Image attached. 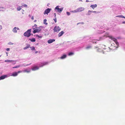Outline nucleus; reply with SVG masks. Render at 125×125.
Returning <instances> with one entry per match:
<instances>
[{
	"label": "nucleus",
	"instance_id": "f257e3e1",
	"mask_svg": "<svg viewBox=\"0 0 125 125\" xmlns=\"http://www.w3.org/2000/svg\"><path fill=\"white\" fill-rule=\"evenodd\" d=\"M31 29L28 30L26 31L24 34V35L25 36L29 37L31 35Z\"/></svg>",
	"mask_w": 125,
	"mask_h": 125
},
{
	"label": "nucleus",
	"instance_id": "f03ea898",
	"mask_svg": "<svg viewBox=\"0 0 125 125\" xmlns=\"http://www.w3.org/2000/svg\"><path fill=\"white\" fill-rule=\"evenodd\" d=\"M61 30V28L58 26H55L53 29V31L56 32H58Z\"/></svg>",
	"mask_w": 125,
	"mask_h": 125
},
{
	"label": "nucleus",
	"instance_id": "7ed1b4c3",
	"mask_svg": "<svg viewBox=\"0 0 125 125\" xmlns=\"http://www.w3.org/2000/svg\"><path fill=\"white\" fill-rule=\"evenodd\" d=\"M36 29L34 30L33 31V33H35L36 32H38L41 31V28L39 27L36 28Z\"/></svg>",
	"mask_w": 125,
	"mask_h": 125
},
{
	"label": "nucleus",
	"instance_id": "20e7f679",
	"mask_svg": "<svg viewBox=\"0 0 125 125\" xmlns=\"http://www.w3.org/2000/svg\"><path fill=\"white\" fill-rule=\"evenodd\" d=\"M21 71H18L17 72H14L12 73L11 76H16L18 75V73H21Z\"/></svg>",
	"mask_w": 125,
	"mask_h": 125
},
{
	"label": "nucleus",
	"instance_id": "39448f33",
	"mask_svg": "<svg viewBox=\"0 0 125 125\" xmlns=\"http://www.w3.org/2000/svg\"><path fill=\"white\" fill-rule=\"evenodd\" d=\"M55 9L57 10V11L59 12H61L62 10L63 9V8H59L58 6H57Z\"/></svg>",
	"mask_w": 125,
	"mask_h": 125
},
{
	"label": "nucleus",
	"instance_id": "423d86ee",
	"mask_svg": "<svg viewBox=\"0 0 125 125\" xmlns=\"http://www.w3.org/2000/svg\"><path fill=\"white\" fill-rule=\"evenodd\" d=\"M51 10V9H50L49 8L47 9L46 10L44 13V14H48V13L50 12Z\"/></svg>",
	"mask_w": 125,
	"mask_h": 125
},
{
	"label": "nucleus",
	"instance_id": "0eeeda50",
	"mask_svg": "<svg viewBox=\"0 0 125 125\" xmlns=\"http://www.w3.org/2000/svg\"><path fill=\"white\" fill-rule=\"evenodd\" d=\"M78 12L83 11L84 10V8L82 7H80L77 9Z\"/></svg>",
	"mask_w": 125,
	"mask_h": 125
},
{
	"label": "nucleus",
	"instance_id": "6e6552de",
	"mask_svg": "<svg viewBox=\"0 0 125 125\" xmlns=\"http://www.w3.org/2000/svg\"><path fill=\"white\" fill-rule=\"evenodd\" d=\"M55 41V40L54 39H50L48 40L47 41V42L49 43H52L53 42H54Z\"/></svg>",
	"mask_w": 125,
	"mask_h": 125
},
{
	"label": "nucleus",
	"instance_id": "1a4fd4ad",
	"mask_svg": "<svg viewBox=\"0 0 125 125\" xmlns=\"http://www.w3.org/2000/svg\"><path fill=\"white\" fill-rule=\"evenodd\" d=\"M64 32L63 31H62L61 32H60L58 34V36L59 37H61L62 35L63 34Z\"/></svg>",
	"mask_w": 125,
	"mask_h": 125
},
{
	"label": "nucleus",
	"instance_id": "9d476101",
	"mask_svg": "<svg viewBox=\"0 0 125 125\" xmlns=\"http://www.w3.org/2000/svg\"><path fill=\"white\" fill-rule=\"evenodd\" d=\"M90 7H91L93 9H94V8L97 7V5L96 4L94 5H91Z\"/></svg>",
	"mask_w": 125,
	"mask_h": 125
},
{
	"label": "nucleus",
	"instance_id": "9b49d317",
	"mask_svg": "<svg viewBox=\"0 0 125 125\" xmlns=\"http://www.w3.org/2000/svg\"><path fill=\"white\" fill-rule=\"evenodd\" d=\"M39 69V67L37 66H35L33 67L32 68V70L33 71H35Z\"/></svg>",
	"mask_w": 125,
	"mask_h": 125
},
{
	"label": "nucleus",
	"instance_id": "f8f14e48",
	"mask_svg": "<svg viewBox=\"0 0 125 125\" xmlns=\"http://www.w3.org/2000/svg\"><path fill=\"white\" fill-rule=\"evenodd\" d=\"M6 75H4L1 76L0 77V80H2L3 79H5L6 77Z\"/></svg>",
	"mask_w": 125,
	"mask_h": 125
},
{
	"label": "nucleus",
	"instance_id": "ddd939ff",
	"mask_svg": "<svg viewBox=\"0 0 125 125\" xmlns=\"http://www.w3.org/2000/svg\"><path fill=\"white\" fill-rule=\"evenodd\" d=\"M66 55L65 54L63 55V56H62L60 58L61 59H63L66 57Z\"/></svg>",
	"mask_w": 125,
	"mask_h": 125
},
{
	"label": "nucleus",
	"instance_id": "4468645a",
	"mask_svg": "<svg viewBox=\"0 0 125 125\" xmlns=\"http://www.w3.org/2000/svg\"><path fill=\"white\" fill-rule=\"evenodd\" d=\"M29 40H30L31 42H35L36 40L35 38H33L31 39H29Z\"/></svg>",
	"mask_w": 125,
	"mask_h": 125
},
{
	"label": "nucleus",
	"instance_id": "2eb2a0df",
	"mask_svg": "<svg viewBox=\"0 0 125 125\" xmlns=\"http://www.w3.org/2000/svg\"><path fill=\"white\" fill-rule=\"evenodd\" d=\"M17 28L16 27H14L13 30V31L14 33H16L17 31Z\"/></svg>",
	"mask_w": 125,
	"mask_h": 125
},
{
	"label": "nucleus",
	"instance_id": "dca6fc26",
	"mask_svg": "<svg viewBox=\"0 0 125 125\" xmlns=\"http://www.w3.org/2000/svg\"><path fill=\"white\" fill-rule=\"evenodd\" d=\"M22 6H21V7H23L24 6L26 8L27 7V5L24 4L22 3Z\"/></svg>",
	"mask_w": 125,
	"mask_h": 125
},
{
	"label": "nucleus",
	"instance_id": "f3484780",
	"mask_svg": "<svg viewBox=\"0 0 125 125\" xmlns=\"http://www.w3.org/2000/svg\"><path fill=\"white\" fill-rule=\"evenodd\" d=\"M37 28V26L36 24H34V26H32V29L33 30L36 29Z\"/></svg>",
	"mask_w": 125,
	"mask_h": 125
},
{
	"label": "nucleus",
	"instance_id": "a211bd4d",
	"mask_svg": "<svg viewBox=\"0 0 125 125\" xmlns=\"http://www.w3.org/2000/svg\"><path fill=\"white\" fill-rule=\"evenodd\" d=\"M23 72L25 73H29L30 72V70H24Z\"/></svg>",
	"mask_w": 125,
	"mask_h": 125
},
{
	"label": "nucleus",
	"instance_id": "6ab92c4d",
	"mask_svg": "<svg viewBox=\"0 0 125 125\" xmlns=\"http://www.w3.org/2000/svg\"><path fill=\"white\" fill-rule=\"evenodd\" d=\"M30 44L28 45L27 46L24 47V49H24L25 50L27 48H28L29 47H30Z\"/></svg>",
	"mask_w": 125,
	"mask_h": 125
},
{
	"label": "nucleus",
	"instance_id": "aec40b11",
	"mask_svg": "<svg viewBox=\"0 0 125 125\" xmlns=\"http://www.w3.org/2000/svg\"><path fill=\"white\" fill-rule=\"evenodd\" d=\"M13 61L12 60H6L5 61V62H11Z\"/></svg>",
	"mask_w": 125,
	"mask_h": 125
},
{
	"label": "nucleus",
	"instance_id": "412c9836",
	"mask_svg": "<svg viewBox=\"0 0 125 125\" xmlns=\"http://www.w3.org/2000/svg\"><path fill=\"white\" fill-rule=\"evenodd\" d=\"M47 21V20L46 19H44L43 20L44 23L46 25H47V23L46 22Z\"/></svg>",
	"mask_w": 125,
	"mask_h": 125
},
{
	"label": "nucleus",
	"instance_id": "4be33fe9",
	"mask_svg": "<svg viewBox=\"0 0 125 125\" xmlns=\"http://www.w3.org/2000/svg\"><path fill=\"white\" fill-rule=\"evenodd\" d=\"M21 9V7L19 6V7H18L17 8V10L18 11H20V10Z\"/></svg>",
	"mask_w": 125,
	"mask_h": 125
},
{
	"label": "nucleus",
	"instance_id": "5701e85b",
	"mask_svg": "<svg viewBox=\"0 0 125 125\" xmlns=\"http://www.w3.org/2000/svg\"><path fill=\"white\" fill-rule=\"evenodd\" d=\"M30 48H31V50L32 51L34 50L35 49V48L34 47H30Z\"/></svg>",
	"mask_w": 125,
	"mask_h": 125
},
{
	"label": "nucleus",
	"instance_id": "b1692460",
	"mask_svg": "<svg viewBox=\"0 0 125 125\" xmlns=\"http://www.w3.org/2000/svg\"><path fill=\"white\" fill-rule=\"evenodd\" d=\"M124 16L122 15H118L116 16V17H121V18H124V17H123Z\"/></svg>",
	"mask_w": 125,
	"mask_h": 125
},
{
	"label": "nucleus",
	"instance_id": "393cba45",
	"mask_svg": "<svg viewBox=\"0 0 125 125\" xmlns=\"http://www.w3.org/2000/svg\"><path fill=\"white\" fill-rule=\"evenodd\" d=\"M73 52H69L68 53V55L69 56H70V55H73Z\"/></svg>",
	"mask_w": 125,
	"mask_h": 125
},
{
	"label": "nucleus",
	"instance_id": "a878e982",
	"mask_svg": "<svg viewBox=\"0 0 125 125\" xmlns=\"http://www.w3.org/2000/svg\"><path fill=\"white\" fill-rule=\"evenodd\" d=\"M48 64V62H44L43 63H42V64H43V65L42 66H43L45 65H46V64Z\"/></svg>",
	"mask_w": 125,
	"mask_h": 125
},
{
	"label": "nucleus",
	"instance_id": "bb28decb",
	"mask_svg": "<svg viewBox=\"0 0 125 125\" xmlns=\"http://www.w3.org/2000/svg\"><path fill=\"white\" fill-rule=\"evenodd\" d=\"M72 12H78V11L77 10V9L74 10L72 11Z\"/></svg>",
	"mask_w": 125,
	"mask_h": 125
},
{
	"label": "nucleus",
	"instance_id": "cd10ccee",
	"mask_svg": "<svg viewBox=\"0 0 125 125\" xmlns=\"http://www.w3.org/2000/svg\"><path fill=\"white\" fill-rule=\"evenodd\" d=\"M94 12V13H96V12H97L96 11H90V10H89L88 11V13H89V12Z\"/></svg>",
	"mask_w": 125,
	"mask_h": 125
},
{
	"label": "nucleus",
	"instance_id": "c85d7f7f",
	"mask_svg": "<svg viewBox=\"0 0 125 125\" xmlns=\"http://www.w3.org/2000/svg\"><path fill=\"white\" fill-rule=\"evenodd\" d=\"M112 40L113 41L115 42V41H117V39H115L114 38H113V39H112Z\"/></svg>",
	"mask_w": 125,
	"mask_h": 125
},
{
	"label": "nucleus",
	"instance_id": "c756f323",
	"mask_svg": "<svg viewBox=\"0 0 125 125\" xmlns=\"http://www.w3.org/2000/svg\"><path fill=\"white\" fill-rule=\"evenodd\" d=\"M53 20H54L55 23H56L57 22V19H56V18H55L53 19Z\"/></svg>",
	"mask_w": 125,
	"mask_h": 125
},
{
	"label": "nucleus",
	"instance_id": "7c9ffc66",
	"mask_svg": "<svg viewBox=\"0 0 125 125\" xmlns=\"http://www.w3.org/2000/svg\"><path fill=\"white\" fill-rule=\"evenodd\" d=\"M20 66V65L16 66H15V67H13V68H17L18 67H19Z\"/></svg>",
	"mask_w": 125,
	"mask_h": 125
},
{
	"label": "nucleus",
	"instance_id": "2f4dec72",
	"mask_svg": "<svg viewBox=\"0 0 125 125\" xmlns=\"http://www.w3.org/2000/svg\"><path fill=\"white\" fill-rule=\"evenodd\" d=\"M91 48V46H88L86 48V49H88L90 48Z\"/></svg>",
	"mask_w": 125,
	"mask_h": 125
},
{
	"label": "nucleus",
	"instance_id": "473e14b6",
	"mask_svg": "<svg viewBox=\"0 0 125 125\" xmlns=\"http://www.w3.org/2000/svg\"><path fill=\"white\" fill-rule=\"evenodd\" d=\"M66 14H67V15L68 16L70 14V12H66Z\"/></svg>",
	"mask_w": 125,
	"mask_h": 125
},
{
	"label": "nucleus",
	"instance_id": "72a5a7b5",
	"mask_svg": "<svg viewBox=\"0 0 125 125\" xmlns=\"http://www.w3.org/2000/svg\"><path fill=\"white\" fill-rule=\"evenodd\" d=\"M36 36L39 38H41L42 37V36H39L38 35H36Z\"/></svg>",
	"mask_w": 125,
	"mask_h": 125
},
{
	"label": "nucleus",
	"instance_id": "f704fd0d",
	"mask_svg": "<svg viewBox=\"0 0 125 125\" xmlns=\"http://www.w3.org/2000/svg\"><path fill=\"white\" fill-rule=\"evenodd\" d=\"M8 44L10 45H12L13 44V43H11V42H10L8 43Z\"/></svg>",
	"mask_w": 125,
	"mask_h": 125
},
{
	"label": "nucleus",
	"instance_id": "c9c22d12",
	"mask_svg": "<svg viewBox=\"0 0 125 125\" xmlns=\"http://www.w3.org/2000/svg\"><path fill=\"white\" fill-rule=\"evenodd\" d=\"M115 43L117 45H118L119 44L118 42L117 41H115Z\"/></svg>",
	"mask_w": 125,
	"mask_h": 125
},
{
	"label": "nucleus",
	"instance_id": "e433bc0d",
	"mask_svg": "<svg viewBox=\"0 0 125 125\" xmlns=\"http://www.w3.org/2000/svg\"><path fill=\"white\" fill-rule=\"evenodd\" d=\"M2 26L1 25H0V30L2 29Z\"/></svg>",
	"mask_w": 125,
	"mask_h": 125
},
{
	"label": "nucleus",
	"instance_id": "4c0bfd02",
	"mask_svg": "<svg viewBox=\"0 0 125 125\" xmlns=\"http://www.w3.org/2000/svg\"><path fill=\"white\" fill-rule=\"evenodd\" d=\"M10 50V48H7L6 49V50L7 51H9Z\"/></svg>",
	"mask_w": 125,
	"mask_h": 125
},
{
	"label": "nucleus",
	"instance_id": "58836bf2",
	"mask_svg": "<svg viewBox=\"0 0 125 125\" xmlns=\"http://www.w3.org/2000/svg\"><path fill=\"white\" fill-rule=\"evenodd\" d=\"M110 38L112 40V39H113V38H113V37L112 36H110Z\"/></svg>",
	"mask_w": 125,
	"mask_h": 125
},
{
	"label": "nucleus",
	"instance_id": "ea45409f",
	"mask_svg": "<svg viewBox=\"0 0 125 125\" xmlns=\"http://www.w3.org/2000/svg\"><path fill=\"white\" fill-rule=\"evenodd\" d=\"M54 17H55V18H56V13H54Z\"/></svg>",
	"mask_w": 125,
	"mask_h": 125
},
{
	"label": "nucleus",
	"instance_id": "a19ab883",
	"mask_svg": "<svg viewBox=\"0 0 125 125\" xmlns=\"http://www.w3.org/2000/svg\"><path fill=\"white\" fill-rule=\"evenodd\" d=\"M31 19L32 20H33L34 19V18L33 16H32L31 17Z\"/></svg>",
	"mask_w": 125,
	"mask_h": 125
},
{
	"label": "nucleus",
	"instance_id": "79ce46f5",
	"mask_svg": "<svg viewBox=\"0 0 125 125\" xmlns=\"http://www.w3.org/2000/svg\"><path fill=\"white\" fill-rule=\"evenodd\" d=\"M122 23L123 24H125V21H124L122 22Z\"/></svg>",
	"mask_w": 125,
	"mask_h": 125
},
{
	"label": "nucleus",
	"instance_id": "37998d69",
	"mask_svg": "<svg viewBox=\"0 0 125 125\" xmlns=\"http://www.w3.org/2000/svg\"><path fill=\"white\" fill-rule=\"evenodd\" d=\"M89 1L88 0H86V2H88Z\"/></svg>",
	"mask_w": 125,
	"mask_h": 125
},
{
	"label": "nucleus",
	"instance_id": "c03bdc74",
	"mask_svg": "<svg viewBox=\"0 0 125 125\" xmlns=\"http://www.w3.org/2000/svg\"><path fill=\"white\" fill-rule=\"evenodd\" d=\"M36 21H37L36 20H34V22H36Z\"/></svg>",
	"mask_w": 125,
	"mask_h": 125
},
{
	"label": "nucleus",
	"instance_id": "a18cd8bd",
	"mask_svg": "<svg viewBox=\"0 0 125 125\" xmlns=\"http://www.w3.org/2000/svg\"><path fill=\"white\" fill-rule=\"evenodd\" d=\"M38 52L37 51H36V52H35V53H37Z\"/></svg>",
	"mask_w": 125,
	"mask_h": 125
},
{
	"label": "nucleus",
	"instance_id": "49530a36",
	"mask_svg": "<svg viewBox=\"0 0 125 125\" xmlns=\"http://www.w3.org/2000/svg\"><path fill=\"white\" fill-rule=\"evenodd\" d=\"M124 17V18H125V17H124V16H123Z\"/></svg>",
	"mask_w": 125,
	"mask_h": 125
},
{
	"label": "nucleus",
	"instance_id": "de8ad7c7",
	"mask_svg": "<svg viewBox=\"0 0 125 125\" xmlns=\"http://www.w3.org/2000/svg\"><path fill=\"white\" fill-rule=\"evenodd\" d=\"M17 29L18 30L19 29L18 28H17Z\"/></svg>",
	"mask_w": 125,
	"mask_h": 125
},
{
	"label": "nucleus",
	"instance_id": "09e8293b",
	"mask_svg": "<svg viewBox=\"0 0 125 125\" xmlns=\"http://www.w3.org/2000/svg\"><path fill=\"white\" fill-rule=\"evenodd\" d=\"M22 10V11H22V12H23V11H24V10Z\"/></svg>",
	"mask_w": 125,
	"mask_h": 125
},
{
	"label": "nucleus",
	"instance_id": "8fccbe9b",
	"mask_svg": "<svg viewBox=\"0 0 125 125\" xmlns=\"http://www.w3.org/2000/svg\"><path fill=\"white\" fill-rule=\"evenodd\" d=\"M22 10V11H22V12H23V11H24V10Z\"/></svg>",
	"mask_w": 125,
	"mask_h": 125
},
{
	"label": "nucleus",
	"instance_id": "3c124183",
	"mask_svg": "<svg viewBox=\"0 0 125 125\" xmlns=\"http://www.w3.org/2000/svg\"><path fill=\"white\" fill-rule=\"evenodd\" d=\"M22 14H23V13H22Z\"/></svg>",
	"mask_w": 125,
	"mask_h": 125
}]
</instances>
